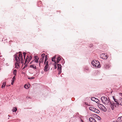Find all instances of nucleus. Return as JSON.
<instances>
[{"mask_svg":"<svg viewBox=\"0 0 122 122\" xmlns=\"http://www.w3.org/2000/svg\"><path fill=\"white\" fill-rule=\"evenodd\" d=\"M12 82L11 83V84L12 85H13V83L14 82V81H12Z\"/></svg>","mask_w":122,"mask_h":122,"instance_id":"39","label":"nucleus"},{"mask_svg":"<svg viewBox=\"0 0 122 122\" xmlns=\"http://www.w3.org/2000/svg\"><path fill=\"white\" fill-rule=\"evenodd\" d=\"M25 68H24V67L23 68H22V69H24Z\"/></svg>","mask_w":122,"mask_h":122,"instance_id":"45","label":"nucleus"},{"mask_svg":"<svg viewBox=\"0 0 122 122\" xmlns=\"http://www.w3.org/2000/svg\"><path fill=\"white\" fill-rule=\"evenodd\" d=\"M113 98L115 102L116 103V104L118 105H119V103H118V99H116L115 98V96H113L112 97Z\"/></svg>","mask_w":122,"mask_h":122,"instance_id":"10","label":"nucleus"},{"mask_svg":"<svg viewBox=\"0 0 122 122\" xmlns=\"http://www.w3.org/2000/svg\"><path fill=\"white\" fill-rule=\"evenodd\" d=\"M28 79H34V77H31V78L28 77Z\"/></svg>","mask_w":122,"mask_h":122,"instance_id":"32","label":"nucleus"},{"mask_svg":"<svg viewBox=\"0 0 122 122\" xmlns=\"http://www.w3.org/2000/svg\"><path fill=\"white\" fill-rule=\"evenodd\" d=\"M120 94L121 97H119L118 99V103L119 105L120 104L121 105H122V93H120Z\"/></svg>","mask_w":122,"mask_h":122,"instance_id":"7","label":"nucleus"},{"mask_svg":"<svg viewBox=\"0 0 122 122\" xmlns=\"http://www.w3.org/2000/svg\"><path fill=\"white\" fill-rule=\"evenodd\" d=\"M57 65L58 69V70H61V66L60 64H57Z\"/></svg>","mask_w":122,"mask_h":122,"instance_id":"11","label":"nucleus"},{"mask_svg":"<svg viewBox=\"0 0 122 122\" xmlns=\"http://www.w3.org/2000/svg\"><path fill=\"white\" fill-rule=\"evenodd\" d=\"M56 56H55V57H53L52 58V61H54V62H56L55 61V59L56 58Z\"/></svg>","mask_w":122,"mask_h":122,"instance_id":"22","label":"nucleus"},{"mask_svg":"<svg viewBox=\"0 0 122 122\" xmlns=\"http://www.w3.org/2000/svg\"><path fill=\"white\" fill-rule=\"evenodd\" d=\"M19 54L17 53L16 54H15L14 56V57L15 59L16 62L15 63V68L18 69L19 67V64L21 63H23V60L22 57V55L21 52H19Z\"/></svg>","mask_w":122,"mask_h":122,"instance_id":"1","label":"nucleus"},{"mask_svg":"<svg viewBox=\"0 0 122 122\" xmlns=\"http://www.w3.org/2000/svg\"><path fill=\"white\" fill-rule=\"evenodd\" d=\"M94 121H93V122H97L95 120V119H94Z\"/></svg>","mask_w":122,"mask_h":122,"instance_id":"42","label":"nucleus"},{"mask_svg":"<svg viewBox=\"0 0 122 122\" xmlns=\"http://www.w3.org/2000/svg\"><path fill=\"white\" fill-rule=\"evenodd\" d=\"M31 58H32L31 57V56H30V59H31Z\"/></svg>","mask_w":122,"mask_h":122,"instance_id":"43","label":"nucleus"},{"mask_svg":"<svg viewBox=\"0 0 122 122\" xmlns=\"http://www.w3.org/2000/svg\"><path fill=\"white\" fill-rule=\"evenodd\" d=\"M112 122H117V121L116 120L115 121H113Z\"/></svg>","mask_w":122,"mask_h":122,"instance_id":"40","label":"nucleus"},{"mask_svg":"<svg viewBox=\"0 0 122 122\" xmlns=\"http://www.w3.org/2000/svg\"><path fill=\"white\" fill-rule=\"evenodd\" d=\"M6 84L5 82H4L3 83V84L2 86L1 87L2 88H4Z\"/></svg>","mask_w":122,"mask_h":122,"instance_id":"21","label":"nucleus"},{"mask_svg":"<svg viewBox=\"0 0 122 122\" xmlns=\"http://www.w3.org/2000/svg\"><path fill=\"white\" fill-rule=\"evenodd\" d=\"M11 41H10V42H11Z\"/></svg>","mask_w":122,"mask_h":122,"instance_id":"46","label":"nucleus"},{"mask_svg":"<svg viewBox=\"0 0 122 122\" xmlns=\"http://www.w3.org/2000/svg\"><path fill=\"white\" fill-rule=\"evenodd\" d=\"M30 67L33 68L34 69H36V66L34 65H30Z\"/></svg>","mask_w":122,"mask_h":122,"instance_id":"15","label":"nucleus"},{"mask_svg":"<svg viewBox=\"0 0 122 122\" xmlns=\"http://www.w3.org/2000/svg\"><path fill=\"white\" fill-rule=\"evenodd\" d=\"M38 59L36 60H35V61L36 63L38 62Z\"/></svg>","mask_w":122,"mask_h":122,"instance_id":"36","label":"nucleus"},{"mask_svg":"<svg viewBox=\"0 0 122 122\" xmlns=\"http://www.w3.org/2000/svg\"><path fill=\"white\" fill-rule=\"evenodd\" d=\"M13 74L15 75V76H16V70L15 69L14 70L13 72Z\"/></svg>","mask_w":122,"mask_h":122,"instance_id":"23","label":"nucleus"},{"mask_svg":"<svg viewBox=\"0 0 122 122\" xmlns=\"http://www.w3.org/2000/svg\"><path fill=\"white\" fill-rule=\"evenodd\" d=\"M45 56V54H43L41 55V56L42 57V58L41 59H40L39 61V65L40 66V63L44 61Z\"/></svg>","mask_w":122,"mask_h":122,"instance_id":"5","label":"nucleus"},{"mask_svg":"<svg viewBox=\"0 0 122 122\" xmlns=\"http://www.w3.org/2000/svg\"><path fill=\"white\" fill-rule=\"evenodd\" d=\"M101 100L102 102L105 104L110 105V101L109 99H108L107 97H102L101 98Z\"/></svg>","mask_w":122,"mask_h":122,"instance_id":"2","label":"nucleus"},{"mask_svg":"<svg viewBox=\"0 0 122 122\" xmlns=\"http://www.w3.org/2000/svg\"><path fill=\"white\" fill-rule=\"evenodd\" d=\"M110 105H109L110 107L112 109V110H114V107L115 106V107L116 106V103H115L114 102H110Z\"/></svg>","mask_w":122,"mask_h":122,"instance_id":"4","label":"nucleus"},{"mask_svg":"<svg viewBox=\"0 0 122 122\" xmlns=\"http://www.w3.org/2000/svg\"><path fill=\"white\" fill-rule=\"evenodd\" d=\"M29 58V57L28 56H27V57L26 58V61H25V62H26V61H27V60Z\"/></svg>","mask_w":122,"mask_h":122,"instance_id":"35","label":"nucleus"},{"mask_svg":"<svg viewBox=\"0 0 122 122\" xmlns=\"http://www.w3.org/2000/svg\"><path fill=\"white\" fill-rule=\"evenodd\" d=\"M17 110V108H16L15 107V108H14L13 110H12V111H13V112H15Z\"/></svg>","mask_w":122,"mask_h":122,"instance_id":"26","label":"nucleus"},{"mask_svg":"<svg viewBox=\"0 0 122 122\" xmlns=\"http://www.w3.org/2000/svg\"><path fill=\"white\" fill-rule=\"evenodd\" d=\"M99 117V120H101V118L100 117Z\"/></svg>","mask_w":122,"mask_h":122,"instance_id":"41","label":"nucleus"},{"mask_svg":"<svg viewBox=\"0 0 122 122\" xmlns=\"http://www.w3.org/2000/svg\"><path fill=\"white\" fill-rule=\"evenodd\" d=\"M85 69L86 70H88L89 69V68L87 67H86V68H85Z\"/></svg>","mask_w":122,"mask_h":122,"instance_id":"37","label":"nucleus"},{"mask_svg":"<svg viewBox=\"0 0 122 122\" xmlns=\"http://www.w3.org/2000/svg\"><path fill=\"white\" fill-rule=\"evenodd\" d=\"M15 76H14L12 78V81H14L15 80Z\"/></svg>","mask_w":122,"mask_h":122,"instance_id":"27","label":"nucleus"},{"mask_svg":"<svg viewBox=\"0 0 122 122\" xmlns=\"http://www.w3.org/2000/svg\"><path fill=\"white\" fill-rule=\"evenodd\" d=\"M95 108L92 107H89V110L93 112L94 111V110L95 109Z\"/></svg>","mask_w":122,"mask_h":122,"instance_id":"17","label":"nucleus"},{"mask_svg":"<svg viewBox=\"0 0 122 122\" xmlns=\"http://www.w3.org/2000/svg\"><path fill=\"white\" fill-rule=\"evenodd\" d=\"M46 66H48V61H47L46 63V62L45 63H44V64H46Z\"/></svg>","mask_w":122,"mask_h":122,"instance_id":"31","label":"nucleus"},{"mask_svg":"<svg viewBox=\"0 0 122 122\" xmlns=\"http://www.w3.org/2000/svg\"><path fill=\"white\" fill-rule=\"evenodd\" d=\"M24 64H25V66H24V68L26 67L27 66V64H25V63Z\"/></svg>","mask_w":122,"mask_h":122,"instance_id":"33","label":"nucleus"},{"mask_svg":"<svg viewBox=\"0 0 122 122\" xmlns=\"http://www.w3.org/2000/svg\"><path fill=\"white\" fill-rule=\"evenodd\" d=\"M35 58L36 60L37 59L38 60L39 59L38 57L37 56H35Z\"/></svg>","mask_w":122,"mask_h":122,"instance_id":"30","label":"nucleus"},{"mask_svg":"<svg viewBox=\"0 0 122 122\" xmlns=\"http://www.w3.org/2000/svg\"><path fill=\"white\" fill-rule=\"evenodd\" d=\"M91 63L94 67H100V65L95 64V62L94 60L92 61L91 62Z\"/></svg>","mask_w":122,"mask_h":122,"instance_id":"8","label":"nucleus"},{"mask_svg":"<svg viewBox=\"0 0 122 122\" xmlns=\"http://www.w3.org/2000/svg\"><path fill=\"white\" fill-rule=\"evenodd\" d=\"M48 66H46L44 67V71H48Z\"/></svg>","mask_w":122,"mask_h":122,"instance_id":"18","label":"nucleus"},{"mask_svg":"<svg viewBox=\"0 0 122 122\" xmlns=\"http://www.w3.org/2000/svg\"><path fill=\"white\" fill-rule=\"evenodd\" d=\"M91 99L92 100L96 102H98L99 100L97 99L95 97H92Z\"/></svg>","mask_w":122,"mask_h":122,"instance_id":"9","label":"nucleus"},{"mask_svg":"<svg viewBox=\"0 0 122 122\" xmlns=\"http://www.w3.org/2000/svg\"><path fill=\"white\" fill-rule=\"evenodd\" d=\"M104 67L107 69H108L110 67L109 65L106 64L104 65Z\"/></svg>","mask_w":122,"mask_h":122,"instance_id":"14","label":"nucleus"},{"mask_svg":"<svg viewBox=\"0 0 122 122\" xmlns=\"http://www.w3.org/2000/svg\"><path fill=\"white\" fill-rule=\"evenodd\" d=\"M95 119L92 117H90L89 118V120L90 122H93L94 121Z\"/></svg>","mask_w":122,"mask_h":122,"instance_id":"13","label":"nucleus"},{"mask_svg":"<svg viewBox=\"0 0 122 122\" xmlns=\"http://www.w3.org/2000/svg\"><path fill=\"white\" fill-rule=\"evenodd\" d=\"M93 46V45L92 44H91L90 45V47H92V46Z\"/></svg>","mask_w":122,"mask_h":122,"instance_id":"38","label":"nucleus"},{"mask_svg":"<svg viewBox=\"0 0 122 122\" xmlns=\"http://www.w3.org/2000/svg\"><path fill=\"white\" fill-rule=\"evenodd\" d=\"M100 57L103 59H107L108 58L107 55H105V54H101Z\"/></svg>","mask_w":122,"mask_h":122,"instance_id":"6","label":"nucleus"},{"mask_svg":"<svg viewBox=\"0 0 122 122\" xmlns=\"http://www.w3.org/2000/svg\"><path fill=\"white\" fill-rule=\"evenodd\" d=\"M11 41H10V42H11Z\"/></svg>","mask_w":122,"mask_h":122,"instance_id":"47","label":"nucleus"},{"mask_svg":"<svg viewBox=\"0 0 122 122\" xmlns=\"http://www.w3.org/2000/svg\"><path fill=\"white\" fill-rule=\"evenodd\" d=\"M95 61V64H98V65L99 64V62L98 61H96L95 60H94Z\"/></svg>","mask_w":122,"mask_h":122,"instance_id":"25","label":"nucleus"},{"mask_svg":"<svg viewBox=\"0 0 122 122\" xmlns=\"http://www.w3.org/2000/svg\"><path fill=\"white\" fill-rule=\"evenodd\" d=\"M98 106L99 107L102 111L104 112H106L107 111L106 108L103 105L99 104H98Z\"/></svg>","mask_w":122,"mask_h":122,"instance_id":"3","label":"nucleus"},{"mask_svg":"<svg viewBox=\"0 0 122 122\" xmlns=\"http://www.w3.org/2000/svg\"><path fill=\"white\" fill-rule=\"evenodd\" d=\"M59 71V74H60L61 72V70H58Z\"/></svg>","mask_w":122,"mask_h":122,"instance_id":"34","label":"nucleus"},{"mask_svg":"<svg viewBox=\"0 0 122 122\" xmlns=\"http://www.w3.org/2000/svg\"><path fill=\"white\" fill-rule=\"evenodd\" d=\"M30 85L29 84H26L24 86V87L26 89H28V88L30 87Z\"/></svg>","mask_w":122,"mask_h":122,"instance_id":"12","label":"nucleus"},{"mask_svg":"<svg viewBox=\"0 0 122 122\" xmlns=\"http://www.w3.org/2000/svg\"><path fill=\"white\" fill-rule=\"evenodd\" d=\"M117 120L120 122L122 121V116L119 117L117 119Z\"/></svg>","mask_w":122,"mask_h":122,"instance_id":"20","label":"nucleus"},{"mask_svg":"<svg viewBox=\"0 0 122 122\" xmlns=\"http://www.w3.org/2000/svg\"><path fill=\"white\" fill-rule=\"evenodd\" d=\"M94 112L95 113H99L100 112V111L99 110L96 109V108H95V109L94 110Z\"/></svg>","mask_w":122,"mask_h":122,"instance_id":"16","label":"nucleus"},{"mask_svg":"<svg viewBox=\"0 0 122 122\" xmlns=\"http://www.w3.org/2000/svg\"><path fill=\"white\" fill-rule=\"evenodd\" d=\"M81 122H83V121L82 120H81Z\"/></svg>","mask_w":122,"mask_h":122,"instance_id":"44","label":"nucleus"},{"mask_svg":"<svg viewBox=\"0 0 122 122\" xmlns=\"http://www.w3.org/2000/svg\"><path fill=\"white\" fill-rule=\"evenodd\" d=\"M23 56H24V59H25V55L26 54V53L25 52H24L23 53Z\"/></svg>","mask_w":122,"mask_h":122,"instance_id":"29","label":"nucleus"},{"mask_svg":"<svg viewBox=\"0 0 122 122\" xmlns=\"http://www.w3.org/2000/svg\"><path fill=\"white\" fill-rule=\"evenodd\" d=\"M55 65H54V68L55 69H56L57 68V66L56 65V62H55Z\"/></svg>","mask_w":122,"mask_h":122,"instance_id":"28","label":"nucleus"},{"mask_svg":"<svg viewBox=\"0 0 122 122\" xmlns=\"http://www.w3.org/2000/svg\"><path fill=\"white\" fill-rule=\"evenodd\" d=\"M8 116H9V117H10L9 116V115H8Z\"/></svg>","mask_w":122,"mask_h":122,"instance_id":"48","label":"nucleus"},{"mask_svg":"<svg viewBox=\"0 0 122 122\" xmlns=\"http://www.w3.org/2000/svg\"><path fill=\"white\" fill-rule=\"evenodd\" d=\"M57 64L58 63L59 61L61 60V58L59 57H58L57 58Z\"/></svg>","mask_w":122,"mask_h":122,"instance_id":"19","label":"nucleus"},{"mask_svg":"<svg viewBox=\"0 0 122 122\" xmlns=\"http://www.w3.org/2000/svg\"><path fill=\"white\" fill-rule=\"evenodd\" d=\"M45 62L44 63H45V62L47 60V56L46 55L45 56Z\"/></svg>","mask_w":122,"mask_h":122,"instance_id":"24","label":"nucleus"}]
</instances>
